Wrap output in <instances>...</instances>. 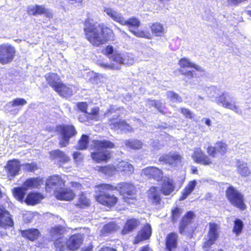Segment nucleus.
<instances>
[{
    "mask_svg": "<svg viewBox=\"0 0 251 251\" xmlns=\"http://www.w3.org/2000/svg\"><path fill=\"white\" fill-rule=\"evenodd\" d=\"M208 90L210 92L209 97L211 98H215V101L218 104H221L224 107L231 110L237 114H241L242 113L241 110L236 104L235 101L232 100L230 101L227 100L228 97V93L224 92L219 96H216V95L219 92V90L217 88L215 87H211Z\"/></svg>",
    "mask_w": 251,
    "mask_h": 251,
    "instance_id": "nucleus-4",
    "label": "nucleus"
},
{
    "mask_svg": "<svg viewBox=\"0 0 251 251\" xmlns=\"http://www.w3.org/2000/svg\"><path fill=\"white\" fill-rule=\"evenodd\" d=\"M130 31L137 37L144 38L148 39H151V34L148 31H144L138 29H130Z\"/></svg>",
    "mask_w": 251,
    "mask_h": 251,
    "instance_id": "nucleus-45",
    "label": "nucleus"
},
{
    "mask_svg": "<svg viewBox=\"0 0 251 251\" xmlns=\"http://www.w3.org/2000/svg\"><path fill=\"white\" fill-rule=\"evenodd\" d=\"M175 189L174 182L169 178H165L161 187V192L164 195H170Z\"/></svg>",
    "mask_w": 251,
    "mask_h": 251,
    "instance_id": "nucleus-31",
    "label": "nucleus"
},
{
    "mask_svg": "<svg viewBox=\"0 0 251 251\" xmlns=\"http://www.w3.org/2000/svg\"><path fill=\"white\" fill-rule=\"evenodd\" d=\"M179 65L181 68H193L196 70L200 72H202V69L197 65L191 62L188 59L183 58L179 60Z\"/></svg>",
    "mask_w": 251,
    "mask_h": 251,
    "instance_id": "nucleus-39",
    "label": "nucleus"
},
{
    "mask_svg": "<svg viewBox=\"0 0 251 251\" xmlns=\"http://www.w3.org/2000/svg\"><path fill=\"white\" fill-rule=\"evenodd\" d=\"M99 251H117L115 249L109 247H103L101 248Z\"/></svg>",
    "mask_w": 251,
    "mask_h": 251,
    "instance_id": "nucleus-63",
    "label": "nucleus"
},
{
    "mask_svg": "<svg viewBox=\"0 0 251 251\" xmlns=\"http://www.w3.org/2000/svg\"><path fill=\"white\" fill-rule=\"evenodd\" d=\"M111 62L109 64L101 63L100 65L106 69L118 70L120 65L123 64L124 55L122 53L115 52L109 56Z\"/></svg>",
    "mask_w": 251,
    "mask_h": 251,
    "instance_id": "nucleus-11",
    "label": "nucleus"
},
{
    "mask_svg": "<svg viewBox=\"0 0 251 251\" xmlns=\"http://www.w3.org/2000/svg\"><path fill=\"white\" fill-rule=\"evenodd\" d=\"M234 224L233 232L238 236L242 231L244 226L243 222L240 219H236L234 221Z\"/></svg>",
    "mask_w": 251,
    "mask_h": 251,
    "instance_id": "nucleus-47",
    "label": "nucleus"
},
{
    "mask_svg": "<svg viewBox=\"0 0 251 251\" xmlns=\"http://www.w3.org/2000/svg\"><path fill=\"white\" fill-rule=\"evenodd\" d=\"M89 204V200L84 195L80 196L77 205L80 207L87 206Z\"/></svg>",
    "mask_w": 251,
    "mask_h": 251,
    "instance_id": "nucleus-53",
    "label": "nucleus"
},
{
    "mask_svg": "<svg viewBox=\"0 0 251 251\" xmlns=\"http://www.w3.org/2000/svg\"><path fill=\"white\" fill-rule=\"evenodd\" d=\"M196 184L197 182L195 180L190 181L182 191V195L180 198L179 200L182 201L186 199L194 190L196 186Z\"/></svg>",
    "mask_w": 251,
    "mask_h": 251,
    "instance_id": "nucleus-37",
    "label": "nucleus"
},
{
    "mask_svg": "<svg viewBox=\"0 0 251 251\" xmlns=\"http://www.w3.org/2000/svg\"><path fill=\"white\" fill-rule=\"evenodd\" d=\"M23 169L29 172H33L37 169V166L36 163H26L22 165Z\"/></svg>",
    "mask_w": 251,
    "mask_h": 251,
    "instance_id": "nucleus-54",
    "label": "nucleus"
},
{
    "mask_svg": "<svg viewBox=\"0 0 251 251\" xmlns=\"http://www.w3.org/2000/svg\"><path fill=\"white\" fill-rule=\"evenodd\" d=\"M124 59L123 64L132 65L134 62V58L133 54L130 53L123 54Z\"/></svg>",
    "mask_w": 251,
    "mask_h": 251,
    "instance_id": "nucleus-52",
    "label": "nucleus"
},
{
    "mask_svg": "<svg viewBox=\"0 0 251 251\" xmlns=\"http://www.w3.org/2000/svg\"><path fill=\"white\" fill-rule=\"evenodd\" d=\"M236 167L237 173L243 177H248L251 174L248 163L243 160H237Z\"/></svg>",
    "mask_w": 251,
    "mask_h": 251,
    "instance_id": "nucleus-24",
    "label": "nucleus"
},
{
    "mask_svg": "<svg viewBox=\"0 0 251 251\" xmlns=\"http://www.w3.org/2000/svg\"><path fill=\"white\" fill-rule=\"evenodd\" d=\"M43 183V179L40 177L31 178L27 179L23 186L27 191L30 189L38 188Z\"/></svg>",
    "mask_w": 251,
    "mask_h": 251,
    "instance_id": "nucleus-30",
    "label": "nucleus"
},
{
    "mask_svg": "<svg viewBox=\"0 0 251 251\" xmlns=\"http://www.w3.org/2000/svg\"><path fill=\"white\" fill-rule=\"evenodd\" d=\"M109 126L111 129L115 130H119L125 132H131L133 131V128L124 121H110Z\"/></svg>",
    "mask_w": 251,
    "mask_h": 251,
    "instance_id": "nucleus-21",
    "label": "nucleus"
},
{
    "mask_svg": "<svg viewBox=\"0 0 251 251\" xmlns=\"http://www.w3.org/2000/svg\"><path fill=\"white\" fill-rule=\"evenodd\" d=\"M151 233V226L149 224H147L139 231L135 237L134 243L137 244L142 241L148 239L150 237Z\"/></svg>",
    "mask_w": 251,
    "mask_h": 251,
    "instance_id": "nucleus-28",
    "label": "nucleus"
},
{
    "mask_svg": "<svg viewBox=\"0 0 251 251\" xmlns=\"http://www.w3.org/2000/svg\"><path fill=\"white\" fill-rule=\"evenodd\" d=\"M118 226L115 223L111 222L104 226L101 229V233L103 235L112 232L118 228Z\"/></svg>",
    "mask_w": 251,
    "mask_h": 251,
    "instance_id": "nucleus-46",
    "label": "nucleus"
},
{
    "mask_svg": "<svg viewBox=\"0 0 251 251\" xmlns=\"http://www.w3.org/2000/svg\"><path fill=\"white\" fill-rule=\"evenodd\" d=\"M39 231L37 229H30L23 231L22 235L30 240L33 241L37 238L39 235Z\"/></svg>",
    "mask_w": 251,
    "mask_h": 251,
    "instance_id": "nucleus-42",
    "label": "nucleus"
},
{
    "mask_svg": "<svg viewBox=\"0 0 251 251\" xmlns=\"http://www.w3.org/2000/svg\"><path fill=\"white\" fill-rule=\"evenodd\" d=\"M219 228L220 226L217 224L213 223H209L207 240L204 242L203 246L205 250H207L217 239L219 236Z\"/></svg>",
    "mask_w": 251,
    "mask_h": 251,
    "instance_id": "nucleus-10",
    "label": "nucleus"
},
{
    "mask_svg": "<svg viewBox=\"0 0 251 251\" xmlns=\"http://www.w3.org/2000/svg\"><path fill=\"white\" fill-rule=\"evenodd\" d=\"M151 32L155 36L162 37L166 33L165 29L163 25L160 23H156L152 24L150 26Z\"/></svg>",
    "mask_w": 251,
    "mask_h": 251,
    "instance_id": "nucleus-36",
    "label": "nucleus"
},
{
    "mask_svg": "<svg viewBox=\"0 0 251 251\" xmlns=\"http://www.w3.org/2000/svg\"><path fill=\"white\" fill-rule=\"evenodd\" d=\"M156 101L153 100H148L147 101V104L149 106H154L155 104Z\"/></svg>",
    "mask_w": 251,
    "mask_h": 251,
    "instance_id": "nucleus-64",
    "label": "nucleus"
},
{
    "mask_svg": "<svg viewBox=\"0 0 251 251\" xmlns=\"http://www.w3.org/2000/svg\"><path fill=\"white\" fill-rule=\"evenodd\" d=\"M14 48L8 44L0 45V63L6 64L11 62L15 56Z\"/></svg>",
    "mask_w": 251,
    "mask_h": 251,
    "instance_id": "nucleus-9",
    "label": "nucleus"
},
{
    "mask_svg": "<svg viewBox=\"0 0 251 251\" xmlns=\"http://www.w3.org/2000/svg\"><path fill=\"white\" fill-rule=\"evenodd\" d=\"M191 157L195 162L204 165H209L212 163L211 158L203 152L201 148L194 149Z\"/></svg>",
    "mask_w": 251,
    "mask_h": 251,
    "instance_id": "nucleus-12",
    "label": "nucleus"
},
{
    "mask_svg": "<svg viewBox=\"0 0 251 251\" xmlns=\"http://www.w3.org/2000/svg\"><path fill=\"white\" fill-rule=\"evenodd\" d=\"M124 22H124L121 25L127 26L129 30L132 29V27L137 28L140 25L139 20L134 17L131 18L127 20H126L124 18Z\"/></svg>",
    "mask_w": 251,
    "mask_h": 251,
    "instance_id": "nucleus-44",
    "label": "nucleus"
},
{
    "mask_svg": "<svg viewBox=\"0 0 251 251\" xmlns=\"http://www.w3.org/2000/svg\"><path fill=\"white\" fill-rule=\"evenodd\" d=\"M103 11L107 16L116 22L122 25L124 22V17L121 13H119L114 9L110 7H104Z\"/></svg>",
    "mask_w": 251,
    "mask_h": 251,
    "instance_id": "nucleus-22",
    "label": "nucleus"
},
{
    "mask_svg": "<svg viewBox=\"0 0 251 251\" xmlns=\"http://www.w3.org/2000/svg\"><path fill=\"white\" fill-rule=\"evenodd\" d=\"M29 15L37 16L44 14L48 18H52V13L43 5H32L29 6L27 9Z\"/></svg>",
    "mask_w": 251,
    "mask_h": 251,
    "instance_id": "nucleus-15",
    "label": "nucleus"
},
{
    "mask_svg": "<svg viewBox=\"0 0 251 251\" xmlns=\"http://www.w3.org/2000/svg\"><path fill=\"white\" fill-rule=\"evenodd\" d=\"M26 103L27 102L25 99L18 98L12 101L8 102L6 104V106L8 108H10L15 106H23L26 104Z\"/></svg>",
    "mask_w": 251,
    "mask_h": 251,
    "instance_id": "nucleus-48",
    "label": "nucleus"
},
{
    "mask_svg": "<svg viewBox=\"0 0 251 251\" xmlns=\"http://www.w3.org/2000/svg\"><path fill=\"white\" fill-rule=\"evenodd\" d=\"M159 160L173 167H176L181 164L182 157L176 153H173L161 156Z\"/></svg>",
    "mask_w": 251,
    "mask_h": 251,
    "instance_id": "nucleus-17",
    "label": "nucleus"
},
{
    "mask_svg": "<svg viewBox=\"0 0 251 251\" xmlns=\"http://www.w3.org/2000/svg\"><path fill=\"white\" fill-rule=\"evenodd\" d=\"M148 198L154 205L160 204L161 201L160 196L156 187H151L148 191Z\"/></svg>",
    "mask_w": 251,
    "mask_h": 251,
    "instance_id": "nucleus-33",
    "label": "nucleus"
},
{
    "mask_svg": "<svg viewBox=\"0 0 251 251\" xmlns=\"http://www.w3.org/2000/svg\"><path fill=\"white\" fill-rule=\"evenodd\" d=\"M77 108L82 112L85 113H87V109L88 107V105L86 102H78L77 104Z\"/></svg>",
    "mask_w": 251,
    "mask_h": 251,
    "instance_id": "nucleus-57",
    "label": "nucleus"
},
{
    "mask_svg": "<svg viewBox=\"0 0 251 251\" xmlns=\"http://www.w3.org/2000/svg\"><path fill=\"white\" fill-rule=\"evenodd\" d=\"M155 108H156L158 111L160 112H163V105L162 104L158 101H156L155 104L154 106Z\"/></svg>",
    "mask_w": 251,
    "mask_h": 251,
    "instance_id": "nucleus-60",
    "label": "nucleus"
},
{
    "mask_svg": "<svg viewBox=\"0 0 251 251\" xmlns=\"http://www.w3.org/2000/svg\"><path fill=\"white\" fill-rule=\"evenodd\" d=\"M92 145L95 151L91 152L92 159L97 162H106L110 158V152L107 149H112L114 144L107 140H93Z\"/></svg>",
    "mask_w": 251,
    "mask_h": 251,
    "instance_id": "nucleus-3",
    "label": "nucleus"
},
{
    "mask_svg": "<svg viewBox=\"0 0 251 251\" xmlns=\"http://www.w3.org/2000/svg\"><path fill=\"white\" fill-rule=\"evenodd\" d=\"M95 198L97 201L109 207L114 206L118 201V198L113 195L106 193V191H113L117 189L114 186L109 184H101L95 186Z\"/></svg>",
    "mask_w": 251,
    "mask_h": 251,
    "instance_id": "nucleus-2",
    "label": "nucleus"
},
{
    "mask_svg": "<svg viewBox=\"0 0 251 251\" xmlns=\"http://www.w3.org/2000/svg\"><path fill=\"white\" fill-rule=\"evenodd\" d=\"M13 221L9 213L2 206H0V226L4 228L13 226Z\"/></svg>",
    "mask_w": 251,
    "mask_h": 251,
    "instance_id": "nucleus-18",
    "label": "nucleus"
},
{
    "mask_svg": "<svg viewBox=\"0 0 251 251\" xmlns=\"http://www.w3.org/2000/svg\"><path fill=\"white\" fill-rule=\"evenodd\" d=\"M22 165L18 160L13 159L9 160L7 163L6 170L9 177H14L17 176Z\"/></svg>",
    "mask_w": 251,
    "mask_h": 251,
    "instance_id": "nucleus-19",
    "label": "nucleus"
},
{
    "mask_svg": "<svg viewBox=\"0 0 251 251\" xmlns=\"http://www.w3.org/2000/svg\"><path fill=\"white\" fill-rule=\"evenodd\" d=\"M99 108L97 106H95L92 108L91 111L87 113L88 117L92 120L95 121H99L100 120L99 116Z\"/></svg>",
    "mask_w": 251,
    "mask_h": 251,
    "instance_id": "nucleus-49",
    "label": "nucleus"
},
{
    "mask_svg": "<svg viewBox=\"0 0 251 251\" xmlns=\"http://www.w3.org/2000/svg\"><path fill=\"white\" fill-rule=\"evenodd\" d=\"M26 190L23 188V186L14 188L13 189V193L14 197L20 201L24 200Z\"/></svg>",
    "mask_w": 251,
    "mask_h": 251,
    "instance_id": "nucleus-43",
    "label": "nucleus"
},
{
    "mask_svg": "<svg viewBox=\"0 0 251 251\" xmlns=\"http://www.w3.org/2000/svg\"><path fill=\"white\" fill-rule=\"evenodd\" d=\"M226 196L228 201L233 206L241 210L246 208L243 194L233 186H230L226 189Z\"/></svg>",
    "mask_w": 251,
    "mask_h": 251,
    "instance_id": "nucleus-6",
    "label": "nucleus"
},
{
    "mask_svg": "<svg viewBox=\"0 0 251 251\" xmlns=\"http://www.w3.org/2000/svg\"><path fill=\"white\" fill-rule=\"evenodd\" d=\"M83 242V236L80 234L72 235L68 241L64 237L60 238L55 243L56 251H64L69 249L75 251L78 249Z\"/></svg>",
    "mask_w": 251,
    "mask_h": 251,
    "instance_id": "nucleus-5",
    "label": "nucleus"
},
{
    "mask_svg": "<svg viewBox=\"0 0 251 251\" xmlns=\"http://www.w3.org/2000/svg\"><path fill=\"white\" fill-rule=\"evenodd\" d=\"M65 186V181L58 176H54L49 178L46 183V189H52L55 193Z\"/></svg>",
    "mask_w": 251,
    "mask_h": 251,
    "instance_id": "nucleus-16",
    "label": "nucleus"
},
{
    "mask_svg": "<svg viewBox=\"0 0 251 251\" xmlns=\"http://www.w3.org/2000/svg\"><path fill=\"white\" fill-rule=\"evenodd\" d=\"M43 198L39 193H31L26 197L25 201L27 204L34 205L38 203Z\"/></svg>",
    "mask_w": 251,
    "mask_h": 251,
    "instance_id": "nucleus-38",
    "label": "nucleus"
},
{
    "mask_svg": "<svg viewBox=\"0 0 251 251\" xmlns=\"http://www.w3.org/2000/svg\"><path fill=\"white\" fill-rule=\"evenodd\" d=\"M55 197L57 199L61 201H71L75 197V193L70 188H64L60 189L55 193Z\"/></svg>",
    "mask_w": 251,
    "mask_h": 251,
    "instance_id": "nucleus-20",
    "label": "nucleus"
},
{
    "mask_svg": "<svg viewBox=\"0 0 251 251\" xmlns=\"http://www.w3.org/2000/svg\"><path fill=\"white\" fill-rule=\"evenodd\" d=\"M56 130L61 136V139L59 142L61 147H64L68 145L70 138L76 133V131L73 126H56Z\"/></svg>",
    "mask_w": 251,
    "mask_h": 251,
    "instance_id": "nucleus-7",
    "label": "nucleus"
},
{
    "mask_svg": "<svg viewBox=\"0 0 251 251\" xmlns=\"http://www.w3.org/2000/svg\"><path fill=\"white\" fill-rule=\"evenodd\" d=\"M167 98L173 102H181L182 99L176 93L173 92L169 91L167 93Z\"/></svg>",
    "mask_w": 251,
    "mask_h": 251,
    "instance_id": "nucleus-51",
    "label": "nucleus"
},
{
    "mask_svg": "<svg viewBox=\"0 0 251 251\" xmlns=\"http://www.w3.org/2000/svg\"><path fill=\"white\" fill-rule=\"evenodd\" d=\"M181 113L184 115L186 118L192 119L194 118V115L193 113L189 109L186 108H181Z\"/></svg>",
    "mask_w": 251,
    "mask_h": 251,
    "instance_id": "nucleus-56",
    "label": "nucleus"
},
{
    "mask_svg": "<svg viewBox=\"0 0 251 251\" xmlns=\"http://www.w3.org/2000/svg\"><path fill=\"white\" fill-rule=\"evenodd\" d=\"M182 74L190 77H193L194 76V71H187L185 72H183L181 71Z\"/></svg>",
    "mask_w": 251,
    "mask_h": 251,
    "instance_id": "nucleus-61",
    "label": "nucleus"
},
{
    "mask_svg": "<svg viewBox=\"0 0 251 251\" xmlns=\"http://www.w3.org/2000/svg\"><path fill=\"white\" fill-rule=\"evenodd\" d=\"M48 84L54 90H58V87L62 83L60 76L56 73H49L45 75Z\"/></svg>",
    "mask_w": 251,
    "mask_h": 251,
    "instance_id": "nucleus-25",
    "label": "nucleus"
},
{
    "mask_svg": "<svg viewBox=\"0 0 251 251\" xmlns=\"http://www.w3.org/2000/svg\"><path fill=\"white\" fill-rule=\"evenodd\" d=\"M143 176L152 178L157 181H160L163 177L162 171L156 167H149L143 169L141 172Z\"/></svg>",
    "mask_w": 251,
    "mask_h": 251,
    "instance_id": "nucleus-14",
    "label": "nucleus"
},
{
    "mask_svg": "<svg viewBox=\"0 0 251 251\" xmlns=\"http://www.w3.org/2000/svg\"><path fill=\"white\" fill-rule=\"evenodd\" d=\"M115 187L117 188L116 190L123 196L126 202L129 204L132 203L130 200L133 201L136 199L135 188L131 183L122 182Z\"/></svg>",
    "mask_w": 251,
    "mask_h": 251,
    "instance_id": "nucleus-8",
    "label": "nucleus"
},
{
    "mask_svg": "<svg viewBox=\"0 0 251 251\" xmlns=\"http://www.w3.org/2000/svg\"><path fill=\"white\" fill-rule=\"evenodd\" d=\"M194 214L191 211L188 212L183 217L182 220L180 223L179 226V232L182 234L185 230V228L186 226L190 224L192 219L194 218Z\"/></svg>",
    "mask_w": 251,
    "mask_h": 251,
    "instance_id": "nucleus-35",
    "label": "nucleus"
},
{
    "mask_svg": "<svg viewBox=\"0 0 251 251\" xmlns=\"http://www.w3.org/2000/svg\"><path fill=\"white\" fill-rule=\"evenodd\" d=\"M227 151V145L223 142H217L214 147L209 146L207 148V153L209 156L216 158L219 156L218 154L224 155Z\"/></svg>",
    "mask_w": 251,
    "mask_h": 251,
    "instance_id": "nucleus-13",
    "label": "nucleus"
},
{
    "mask_svg": "<svg viewBox=\"0 0 251 251\" xmlns=\"http://www.w3.org/2000/svg\"><path fill=\"white\" fill-rule=\"evenodd\" d=\"M73 158L75 162L78 163L83 159V156L80 152L76 151L73 153Z\"/></svg>",
    "mask_w": 251,
    "mask_h": 251,
    "instance_id": "nucleus-58",
    "label": "nucleus"
},
{
    "mask_svg": "<svg viewBox=\"0 0 251 251\" xmlns=\"http://www.w3.org/2000/svg\"><path fill=\"white\" fill-rule=\"evenodd\" d=\"M89 141V136L86 135H82L79 140L78 148L79 150L86 149L87 147Z\"/></svg>",
    "mask_w": 251,
    "mask_h": 251,
    "instance_id": "nucleus-50",
    "label": "nucleus"
},
{
    "mask_svg": "<svg viewBox=\"0 0 251 251\" xmlns=\"http://www.w3.org/2000/svg\"><path fill=\"white\" fill-rule=\"evenodd\" d=\"M124 144L127 148L132 150H139L143 147V143L135 139L126 140L124 141Z\"/></svg>",
    "mask_w": 251,
    "mask_h": 251,
    "instance_id": "nucleus-40",
    "label": "nucleus"
},
{
    "mask_svg": "<svg viewBox=\"0 0 251 251\" xmlns=\"http://www.w3.org/2000/svg\"><path fill=\"white\" fill-rule=\"evenodd\" d=\"M172 220L174 222H175L177 219V218H178V217L179 216L180 214L181 213V210L180 209H179L178 208H176L172 210Z\"/></svg>",
    "mask_w": 251,
    "mask_h": 251,
    "instance_id": "nucleus-55",
    "label": "nucleus"
},
{
    "mask_svg": "<svg viewBox=\"0 0 251 251\" xmlns=\"http://www.w3.org/2000/svg\"><path fill=\"white\" fill-rule=\"evenodd\" d=\"M71 183L73 187L75 188L78 190H80L81 189L82 186L80 183L76 182H72Z\"/></svg>",
    "mask_w": 251,
    "mask_h": 251,
    "instance_id": "nucleus-62",
    "label": "nucleus"
},
{
    "mask_svg": "<svg viewBox=\"0 0 251 251\" xmlns=\"http://www.w3.org/2000/svg\"><path fill=\"white\" fill-rule=\"evenodd\" d=\"M50 156L52 159L58 162L60 166L70 160V157L59 150L50 151Z\"/></svg>",
    "mask_w": 251,
    "mask_h": 251,
    "instance_id": "nucleus-23",
    "label": "nucleus"
},
{
    "mask_svg": "<svg viewBox=\"0 0 251 251\" xmlns=\"http://www.w3.org/2000/svg\"><path fill=\"white\" fill-rule=\"evenodd\" d=\"M178 235L172 232L169 234L166 239L167 251H175L177 246Z\"/></svg>",
    "mask_w": 251,
    "mask_h": 251,
    "instance_id": "nucleus-27",
    "label": "nucleus"
},
{
    "mask_svg": "<svg viewBox=\"0 0 251 251\" xmlns=\"http://www.w3.org/2000/svg\"><path fill=\"white\" fill-rule=\"evenodd\" d=\"M64 229L61 226H56L52 227L50 229V235L51 239L53 240H56L54 244L61 237H63L62 235L64 233Z\"/></svg>",
    "mask_w": 251,
    "mask_h": 251,
    "instance_id": "nucleus-41",
    "label": "nucleus"
},
{
    "mask_svg": "<svg viewBox=\"0 0 251 251\" xmlns=\"http://www.w3.org/2000/svg\"><path fill=\"white\" fill-rule=\"evenodd\" d=\"M117 172L123 175H129L134 172L133 166L126 161L122 160L117 164Z\"/></svg>",
    "mask_w": 251,
    "mask_h": 251,
    "instance_id": "nucleus-26",
    "label": "nucleus"
},
{
    "mask_svg": "<svg viewBox=\"0 0 251 251\" xmlns=\"http://www.w3.org/2000/svg\"><path fill=\"white\" fill-rule=\"evenodd\" d=\"M104 52L109 57V56H111L113 54V48L111 46H107L104 50Z\"/></svg>",
    "mask_w": 251,
    "mask_h": 251,
    "instance_id": "nucleus-59",
    "label": "nucleus"
},
{
    "mask_svg": "<svg viewBox=\"0 0 251 251\" xmlns=\"http://www.w3.org/2000/svg\"><path fill=\"white\" fill-rule=\"evenodd\" d=\"M58 90H55L56 92L64 97H68L73 95L75 91V88L73 85L68 86L61 83L58 87Z\"/></svg>",
    "mask_w": 251,
    "mask_h": 251,
    "instance_id": "nucleus-29",
    "label": "nucleus"
},
{
    "mask_svg": "<svg viewBox=\"0 0 251 251\" xmlns=\"http://www.w3.org/2000/svg\"><path fill=\"white\" fill-rule=\"evenodd\" d=\"M140 225V222L136 219H130L127 220L122 232L123 234H126L133 231Z\"/></svg>",
    "mask_w": 251,
    "mask_h": 251,
    "instance_id": "nucleus-32",
    "label": "nucleus"
},
{
    "mask_svg": "<svg viewBox=\"0 0 251 251\" xmlns=\"http://www.w3.org/2000/svg\"><path fill=\"white\" fill-rule=\"evenodd\" d=\"M95 170L106 176H112L117 172V166L115 167L109 165L104 167L97 166L95 167Z\"/></svg>",
    "mask_w": 251,
    "mask_h": 251,
    "instance_id": "nucleus-34",
    "label": "nucleus"
},
{
    "mask_svg": "<svg viewBox=\"0 0 251 251\" xmlns=\"http://www.w3.org/2000/svg\"><path fill=\"white\" fill-rule=\"evenodd\" d=\"M84 25L86 38L94 46H98L113 39L114 34L111 29L103 27L92 19L86 20Z\"/></svg>",
    "mask_w": 251,
    "mask_h": 251,
    "instance_id": "nucleus-1",
    "label": "nucleus"
}]
</instances>
